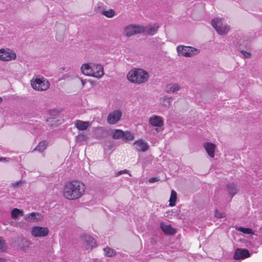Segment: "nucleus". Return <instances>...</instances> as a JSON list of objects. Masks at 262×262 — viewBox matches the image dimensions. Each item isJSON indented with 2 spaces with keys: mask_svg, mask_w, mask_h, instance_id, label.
Listing matches in <instances>:
<instances>
[{
  "mask_svg": "<svg viewBox=\"0 0 262 262\" xmlns=\"http://www.w3.org/2000/svg\"><path fill=\"white\" fill-rule=\"evenodd\" d=\"M84 184L79 181H73L67 183L63 189V195L68 200L80 198L84 191Z\"/></svg>",
  "mask_w": 262,
  "mask_h": 262,
  "instance_id": "1",
  "label": "nucleus"
},
{
  "mask_svg": "<svg viewBox=\"0 0 262 262\" xmlns=\"http://www.w3.org/2000/svg\"><path fill=\"white\" fill-rule=\"evenodd\" d=\"M129 81L136 83L145 82L148 79V74L141 69H134L130 70L127 74Z\"/></svg>",
  "mask_w": 262,
  "mask_h": 262,
  "instance_id": "2",
  "label": "nucleus"
},
{
  "mask_svg": "<svg viewBox=\"0 0 262 262\" xmlns=\"http://www.w3.org/2000/svg\"><path fill=\"white\" fill-rule=\"evenodd\" d=\"M32 87L37 91H46L50 87V82L43 77L38 76L31 82Z\"/></svg>",
  "mask_w": 262,
  "mask_h": 262,
  "instance_id": "3",
  "label": "nucleus"
},
{
  "mask_svg": "<svg viewBox=\"0 0 262 262\" xmlns=\"http://www.w3.org/2000/svg\"><path fill=\"white\" fill-rule=\"evenodd\" d=\"M211 24L217 33L220 35L226 34L230 30V27L221 18H216L212 19Z\"/></svg>",
  "mask_w": 262,
  "mask_h": 262,
  "instance_id": "4",
  "label": "nucleus"
},
{
  "mask_svg": "<svg viewBox=\"0 0 262 262\" xmlns=\"http://www.w3.org/2000/svg\"><path fill=\"white\" fill-rule=\"evenodd\" d=\"M177 51L179 56L191 57L198 54L200 50L191 47L179 45L177 47Z\"/></svg>",
  "mask_w": 262,
  "mask_h": 262,
  "instance_id": "5",
  "label": "nucleus"
},
{
  "mask_svg": "<svg viewBox=\"0 0 262 262\" xmlns=\"http://www.w3.org/2000/svg\"><path fill=\"white\" fill-rule=\"evenodd\" d=\"M16 57L15 53L9 48L0 49V60L10 61L15 59Z\"/></svg>",
  "mask_w": 262,
  "mask_h": 262,
  "instance_id": "6",
  "label": "nucleus"
},
{
  "mask_svg": "<svg viewBox=\"0 0 262 262\" xmlns=\"http://www.w3.org/2000/svg\"><path fill=\"white\" fill-rule=\"evenodd\" d=\"M49 233V230L47 227L34 226L31 229V234L36 237H44Z\"/></svg>",
  "mask_w": 262,
  "mask_h": 262,
  "instance_id": "7",
  "label": "nucleus"
},
{
  "mask_svg": "<svg viewBox=\"0 0 262 262\" xmlns=\"http://www.w3.org/2000/svg\"><path fill=\"white\" fill-rule=\"evenodd\" d=\"M144 28L140 26L129 25L124 29V34L127 37L143 32Z\"/></svg>",
  "mask_w": 262,
  "mask_h": 262,
  "instance_id": "8",
  "label": "nucleus"
},
{
  "mask_svg": "<svg viewBox=\"0 0 262 262\" xmlns=\"http://www.w3.org/2000/svg\"><path fill=\"white\" fill-rule=\"evenodd\" d=\"M122 116V112L120 110H115L108 115L107 120L109 124H114L118 122Z\"/></svg>",
  "mask_w": 262,
  "mask_h": 262,
  "instance_id": "9",
  "label": "nucleus"
},
{
  "mask_svg": "<svg viewBox=\"0 0 262 262\" xmlns=\"http://www.w3.org/2000/svg\"><path fill=\"white\" fill-rule=\"evenodd\" d=\"M103 75V68L101 65L94 63L92 64V77L100 78Z\"/></svg>",
  "mask_w": 262,
  "mask_h": 262,
  "instance_id": "10",
  "label": "nucleus"
},
{
  "mask_svg": "<svg viewBox=\"0 0 262 262\" xmlns=\"http://www.w3.org/2000/svg\"><path fill=\"white\" fill-rule=\"evenodd\" d=\"M250 256V254L247 249L237 248L235 251L234 259L235 260L244 259Z\"/></svg>",
  "mask_w": 262,
  "mask_h": 262,
  "instance_id": "11",
  "label": "nucleus"
},
{
  "mask_svg": "<svg viewBox=\"0 0 262 262\" xmlns=\"http://www.w3.org/2000/svg\"><path fill=\"white\" fill-rule=\"evenodd\" d=\"M25 220L28 222H37L43 219V216L39 212H31L24 216Z\"/></svg>",
  "mask_w": 262,
  "mask_h": 262,
  "instance_id": "12",
  "label": "nucleus"
},
{
  "mask_svg": "<svg viewBox=\"0 0 262 262\" xmlns=\"http://www.w3.org/2000/svg\"><path fill=\"white\" fill-rule=\"evenodd\" d=\"M133 145L137 151L141 152L146 151L149 147L147 143L142 139L135 141Z\"/></svg>",
  "mask_w": 262,
  "mask_h": 262,
  "instance_id": "13",
  "label": "nucleus"
},
{
  "mask_svg": "<svg viewBox=\"0 0 262 262\" xmlns=\"http://www.w3.org/2000/svg\"><path fill=\"white\" fill-rule=\"evenodd\" d=\"M149 123L153 126L161 127L164 125V120L160 116L153 115L149 118Z\"/></svg>",
  "mask_w": 262,
  "mask_h": 262,
  "instance_id": "14",
  "label": "nucleus"
},
{
  "mask_svg": "<svg viewBox=\"0 0 262 262\" xmlns=\"http://www.w3.org/2000/svg\"><path fill=\"white\" fill-rule=\"evenodd\" d=\"M203 146L208 156L211 158H213L214 157V150L216 147L215 144L210 142H205L203 144Z\"/></svg>",
  "mask_w": 262,
  "mask_h": 262,
  "instance_id": "15",
  "label": "nucleus"
},
{
  "mask_svg": "<svg viewBox=\"0 0 262 262\" xmlns=\"http://www.w3.org/2000/svg\"><path fill=\"white\" fill-rule=\"evenodd\" d=\"M82 238L85 242L88 249H92L93 247L95 246L96 242L94 238L89 235H84L82 236Z\"/></svg>",
  "mask_w": 262,
  "mask_h": 262,
  "instance_id": "16",
  "label": "nucleus"
},
{
  "mask_svg": "<svg viewBox=\"0 0 262 262\" xmlns=\"http://www.w3.org/2000/svg\"><path fill=\"white\" fill-rule=\"evenodd\" d=\"M74 125L78 130H84L88 128L90 124L89 121H83L80 120H77L75 121Z\"/></svg>",
  "mask_w": 262,
  "mask_h": 262,
  "instance_id": "17",
  "label": "nucleus"
},
{
  "mask_svg": "<svg viewBox=\"0 0 262 262\" xmlns=\"http://www.w3.org/2000/svg\"><path fill=\"white\" fill-rule=\"evenodd\" d=\"M160 227L166 234H173L176 233L175 229L173 228L170 225H167L162 222L160 224Z\"/></svg>",
  "mask_w": 262,
  "mask_h": 262,
  "instance_id": "18",
  "label": "nucleus"
},
{
  "mask_svg": "<svg viewBox=\"0 0 262 262\" xmlns=\"http://www.w3.org/2000/svg\"><path fill=\"white\" fill-rule=\"evenodd\" d=\"M159 27V26L158 24L149 25L146 26L145 28H144L143 32H145L147 34L152 35L157 32Z\"/></svg>",
  "mask_w": 262,
  "mask_h": 262,
  "instance_id": "19",
  "label": "nucleus"
},
{
  "mask_svg": "<svg viewBox=\"0 0 262 262\" xmlns=\"http://www.w3.org/2000/svg\"><path fill=\"white\" fill-rule=\"evenodd\" d=\"M181 86L177 83L168 84L166 86V91L167 93H173L181 89Z\"/></svg>",
  "mask_w": 262,
  "mask_h": 262,
  "instance_id": "20",
  "label": "nucleus"
},
{
  "mask_svg": "<svg viewBox=\"0 0 262 262\" xmlns=\"http://www.w3.org/2000/svg\"><path fill=\"white\" fill-rule=\"evenodd\" d=\"M92 64V63H84L81 66V71L84 75L91 76Z\"/></svg>",
  "mask_w": 262,
  "mask_h": 262,
  "instance_id": "21",
  "label": "nucleus"
},
{
  "mask_svg": "<svg viewBox=\"0 0 262 262\" xmlns=\"http://www.w3.org/2000/svg\"><path fill=\"white\" fill-rule=\"evenodd\" d=\"M227 189L232 197L236 194L238 190L237 187L234 183L229 184L227 185Z\"/></svg>",
  "mask_w": 262,
  "mask_h": 262,
  "instance_id": "22",
  "label": "nucleus"
},
{
  "mask_svg": "<svg viewBox=\"0 0 262 262\" xmlns=\"http://www.w3.org/2000/svg\"><path fill=\"white\" fill-rule=\"evenodd\" d=\"M177 198V192L172 190L171 192L170 197L169 200V206L171 207L174 206L176 205V202Z\"/></svg>",
  "mask_w": 262,
  "mask_h": 262,
  "instance_id": "23",
  "label": "nucleus"
},
{
  "mask_svg": "<svg viewBox=\"0 0 262 262\" xmlns=\"http://www.w3.org/2000/svg\"><path fill=\"white\" fill-rule=\"evenodd\" d=\"M11 215L13 219H16L19 216H23L24 215V212L17 208H14L12 210Z\"/></svg>",
  "mask_w": 262,
  "mask_h": 262,
  "instance_id": "24",
  "label": "nucleus"
},
{
  "mask_svg": "<svg viewBox=\"0 0 262 262\" xmlns=\"http://www.w3.org/2000/svg\"><path fill=\"white\" fill-rule=\"evenodd\" d=\"M47 147V143L46 141H42L39 143L38 145L36 147L34 150H37L39 152L44 151Z\"/></svg>",
  "mask_w": 262,
  "mask_h": 262,
  "instance_id": "25",
  "label": "nucleus"
},
{
  "mask_svg": "<svg viewBox=\"0 0 262 262\" xmlns=\"http://www.w3.org/2000/svg\"><path fill=\"white\" fill-rule=\"evenodd\" d=\"M124 132L121 129H116L113 134L112 137L114 139L123 138Z\"/></svg>",
  "mask_w": 262,
  "mask_h": 262,
  "instance_id": "26",
  "label": "nucleus"
},
{
  "mask_svg": "<svg viewBox=\"0 0 262 262\" xmlns=\"http://www.w3.org/2000/svg\"><path fill=\"white\" fill-rule=\"evenodd\" d=\"M236 229L238 231H239L245 234L252 235L254 234V232H253L252 230L249 228H244L243 227H239L237 228Z\"/></svg>",
  "mask_w": 262,
  "mask_h": 262,
  "instance_id": "27",
  "label": "nucleus"
},
{
  "mask_svg": "<svg viewBox=\"0 0 262 262\" xmlns=\"http://www.w3.org/2000/svg\"><path fill=\"white\" fill-rule=\"evenodd\" d=\"M161 104L165 107H168L170 104V98L169 97L165 96L160 99Z\"/></svg>",
  "mask_w": 262,
  "mask_h": 262,
  "instance_id": "28",
  "label": "nucleus"
},
{
  "mask_svg": "<svg viewBox=\"0 0 262 262\" xmlns=\"http://www.w3.org/2000/svg\"><path fill=\"white\" fill-rule=\"evenodd\" d=\"M7 248L5 241L2 237H0V251L5 252L7 251Z\"/></svg>",
  "mask_w": 262,
  "mask_h": 262,
  "instance_id": "29",
  "label": "nucleus"
},
{
  "mask_svg": "<svg viewBox=\"0 0 262 262\" xmlns=\"http://www.w3.org/2000/svg\"><path fill=\"white\" fill-rule=\"evenodd\" d=\"M123 138L126 141H132L134 139V136L130 132H124Z\"/></svg>",
  "mask_w": 262,
  "mask_h": 262,
  "instance_id": "30",
  "label": "nucleus"
},
{
  "mask_svg": "<svg viewBox=\"0 0 262 262\" xmlns=\"http://www.w3.org/2000/svg\"><path fill=\"white\" fill-rule=\"evenodd\" d=\"M102 14L107 17L111 18L115 15V12L113 9H109L108 10L103 11Z\"/></svg>",
  "mask_w": 262,
  "mask_h": 262,
  "instance_id": "31",
  "label": "nucleus"
},
{
  "mask_svg": "<svg viewBox=\"0 0 262 262\" xmlns=\"http://www.w3.org/2000/svg\"><path fill=\"white\" fill-rule=\"evenodd\" d=\"M104 254L106 256L111 257L114 254V250L107 247L104 249Z\"/></svg>",
  "mask_w": 262,
  "mask_h": 262,
  "instance_id": "32",
  "label": "nucleus"
},
{
  "mask_svg": "<svg viewBox=\"0 0 262 262\" xmlns=\"http://www.w3.org/2000/svg\"><path fill=\"white\" fill-rule=\"evenodd\" d=\"M24 243H25V245H26V246H23V247H21V249H22V250H23V251H26L27 250V249L28 248V247H29L30 245H31V244H32V243H31V241H28V240H25V241H24Z\"/></svg>",
  "mask_w": 262,
  "mask_h": 262,
  "instance_id": "33",
  "label": "nucleus"
},
{
  "mask_svg": "<svg viewBox=\"0 0 262 262\" xmlns=\"http://www.w3.org/2000/svg\"><path fill=\"white\" fill-rule=\"evenodd\" d=\"M160 180V179L158 177H153L151 178H150L148 180L149 183H154L157 181H159Z\"/></svg>",
  "mask_w": 262,
  "mask_h": 262,
  "instance_id": "34",
  "label": "nucleus"
},
{
  "mask_svg": "<svg viewBox=\"0 0 262 262\" xmlns=\"http://www.w3.org/2000/svg\"><path fill=\"white\" fill-rule=\"evenodd\" d=\"M241 53L246 58H249L250 57V54L246 51H242Z\"/></svg>",
  "mask_w": 262,
  "mask_h": 262,
  "instance_id": "35",
  "label": "nucleus"
},
{
  "mask_svg": "<svg viewBox=\"0 0 262 262\" xmlns=\"http://www.w3.org/2000/svg\"><path fill=\"white\" fill-rule=\"evenodd\" d=\"M214 215L216 217H217L218 218H222L224 216L222 215V214L220 212H219L217 210H215Z\"/></svg>",
  "mask_w": 262,
  "mask_h": 262,
  "instance_id": "36",
  "label": "nucleus"
},
{
  "mask_svg": "<svg viewBox=\"0 0 262 262\" xmlns=\"http://www.w3.org/2000/svg\"><path fill=\"white\" fill-rule=\"evenodd\" d=\"M21 183V181H18L15 183H13L12 184V185L13 187H18L19 186V185Z\"/></svg>",
  "mask_w": 262,
  "mask_h": 262,
  "instance_id": "37",
  "label": "nucleus"
},
{
  "mask_svg": "<svg viewBox=\"0 0 262 262\" xmlns=\"http://www.w3.org/2000/svg\"><path fill=\"white\" fill-rule=\"evenodd\" d=\"M127 172V170H121V171H118V173H117V175L118 176H120L123 173H126Z\"/></svg>",
  "mask_w": 262,
  "mask_h": 262,
  "instance_id": "38",
  "label": "nucleus"
},
{
  "mask_svg": "<svg viewBox=\"0 0 262 262\" xmlns=\"http://www.w3.org/2000/svg\"><path fill=\"white\" fill-rule=\"evenodd\" d=\"M0 161L4 162V161H7V160L6 158H1Z\"/></svg>",
  "mask_w": 262,
  "mask_h": 262,
  "instance_id": "39",
  "label": "nucleus"
},
{
  "mask_svg": "<svg viewBox=\"0 0 262 262\" xmlns=\"http://www.w3.org/2000/svg\"><path fill=\"white\" fill-rule=\"evenodd\" d=\"M81 80V82H82V84L83 85H84V82L83 81V80L82 79Z\"/></svg>",
  "mask_w": 262,
  "mask_h": 262,
  "instance_id": "40",
  "label": "nucleus"
},
{
  "mask_svg": "<svg viewBox=\"0 0 262 262\" xmlns=\"http://www.w3.org/2000/svg\"><path fill=\"white\" fill-rule=\"evenodd\" d=\"M0 262H4V259L3 258H0Z\"/></svg>",
  "mask_w": 262,
  "mask_h": 262,
  "instance_id": "41",
  "label": "nucleus"
},
{
  "mask_svg": "<svg viewBox=\"0 0 262 262\" xmlns=\"http://www.w3.org/2000/svg\"><path fill=\"white\" fill-rule=\"evenodd\" d=\"M2 101V99L0 97V103H1Z\"/></svg>",
  "mask_w": 262,
  "mask_h": 262,
  "instance_id": "42",
  "label": "nucleus"
}]
</instances>
